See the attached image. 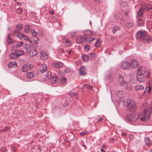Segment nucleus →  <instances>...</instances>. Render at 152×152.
I'll return each instance as SVG.
<instances>
[{"instance_id": "obj_34", "label": "nucleus", "mask_w": 152, "mask_h": 152, "mask_svg": "<svg viewBox=\"0 0 152 152\" xmlns=\"http://www.w3.org/2000/svg\"><path fill=\"white\" fill-rule=\"evenodd\" d=\"M145 142L146 143V144L147 145H150L151 142L150 141V139L149 138L147 137L145 138Z\"/></svg>"}, {"instance_id": "obj_52", "label": "nucleus", "mask_w": 152, "mask_h": 152, "mask_svg": "<svg viewBox=\"0 0 152 152\" xmlns=\"http://www.w3.org/2000/svg\"><path fill=\"white\" fill-rule=\"evenodd\" d=\"M129 10H127L125 12V14L126 16H127L129 12Z\"/></svg>"}, {"instance_id": "obj_24", "label": "nucleus", "mask_w": 152, "mask_h": 152, "mask_svg": "<svg viewBox=\"0 0 152 152\" xmlns=\"http://www.w3.org/2000/svg\"><path fill=\"white\" fill-rule=\"evenodd\" d=\"M31 54H30L31 57H33V56H36L37 54V51L36 49L31 50Z\"/></svg>"}, {"instance_id": "obj_49", "label": "nucleus", "mask_w": 152, "mask_h": 152, "mask_svg": "<svg viewBox=\"0 0 152 152\" xmlns=\"http://www.w3.org/2000/svg\"><path fill=\"white\" fill-rule=\"evenodd\" d=\"M7 149L5 147L2 148L1 149V150L2 152H6L7 151Z\"/></svg>"}, {"instance_id": "obj_33", "label": "nucleus", "mask_w": 152, "mask_h": 152, "mask_svg": "<svg viewBox=\"0 0 152 152\" xmlns=\"http://www.w3.org/2000/svg\"><path fill=\"white\" fill-rule=\"evenodd\" d=\"M64 53V50L63 48H60L58 50V54L59 55L62 56V54Z\"/></svg>"}, {"instance_id": "obj_47", "label": "nucleus", "mask_w": 152, "mask_h": 152, "mask_svg": "<svg viewBox=\"0 0 152 152\" xmlns=\"http://www.w3.org/2000/svg\"><path fill=\"white\" fill-rule=\"evenodd\" d=\"M27 64L28 65L29 69H32L33 68L34 66L33 65L29 64Z\"/></svg>"}, {"instance_id": "obj_20", "label": "nucleus", "mask_w": 152, "mask_h": 152, "mask_svg": "<svg viewBox=\"0 0 152 152\" xmlns=\"http://www.w3.org/2000/svg\"><path fill=\"white\" fill-rule=\"evenodd\" d=\"M84 89H87L89 91L93 90V86H89L88 85H85L83 87Z\"/></svg>"}, {"instance_id": "obj_6", "label": "nucleus", "mask_w": 152, "mask_h": 152, "mask_svg": "<svg viewBox=\"0 0 152 152\" xmlns=\"http://www.w3.org/2000/svg\"><path fill=\"white\" fill-rule=\"evenodd\" d=\"M130 64L127 62H123L122 63L121 67L124 69H128L130 67Z\"/></svg>"}, {"instance_id": "obj_53", "label": "nucleus", "mask_w": 152, "mask_h": 152, "mask_svg": "<svg viewBox=\"0 0 152 152\" xmlns=\"http://www.w3.org/2000/svg\"><path fill=\"white\" fill-rule=\"evenodd\" d=\"M8 128L7 127H5V128H4L1 131L3 132H5L6 130H8Z\"/></svg>"}, {"instance_id": "obj_41", "label": "nucleus", "mask_w": 152, "mask_h": 152, "mask_svg": "<svg viewBox=\"0 0 152 152\" xmlns=\"http://www.w3.org/2000/svg\"><path fill=\"white\" fill-rule=\"evenodd\" d=\"M84 48L86 51L88 52L89 50L90 46L89 45H86L84 46Z\"/></svg>"}, {"instance_id": "obj_23", "label": "nucleus", "mask_w": 152, "mask_h": 152, "mask_svg": "<svg viewBox=\"0 0 152 152\" xmlns=\"http://www.w3.org/2000/svg\"><path fill=\"white\" fill-rule=\"evenodd\" d=\"M135 89L137 91H139L140 90H143L144 89V87L141 85H138L136 86Z\"/></svg>"}, {"instance_id": "obj_27", "label": "nucleus", "mask_w": 152, "mask_h": 152, "mask_svg": "<svg viewBox=\"0 0 152 152\" xmlns=\"http://www.w3.org/2000/svg\"><path fill=\"white\" fill-rule=\"evenodd\" d=\"M95 39V38H91L90 37H87L84 39L85 40H86L87 42H91Z\"/></svg>"}, {"instance_id": "obj_16", "label": "nucleus", "mask_w": 152, "mask_h": 152, "mask_svg": "<svg viewBox=\"0 0 152 152\" xmlns=\"http://www.w3.org/2000/svg\"><path fill=\"white\" fill-rule=\"evenodd\" d=\"M47 66L46 64H42L40 67V72L42 73H44L46 71Z\"/></svg>"}, {"instance_id": "obj_15", "label": "nucleus", "mask_w": 152, "mask_h": 152, "mask_svg": "<svg viewBox=\"0 0 152 152\" xmlns=\"http://www.w3.org/2000/svg\"><path fill=\"white\" fill-rule=\"evenodd\" d=\"M40 58L42 60H45L48 58V56L46 53L43 51L40 52Z\"/></svg>"}, {"instance_id": "obj_45", "label": "nucleus", "mask_w": 152, "mask_h": 152, "mask_svg": "<svg viewBox=\"0 0 152 152\" xmlns=\"http://www.w3.org/2000/svg\"><path fill=\"white\" fill-rule=\"evenodd\" d=\"M60 80H61L63 83H64L66 81V78L64 77V76L61 77V78H59Z\"/></svg>"}, {"instance_id": "obj_8", "label": "nucleus", "mask_w": 152, "mask_h": 152, "mask_svg": "<svg viewBox=\"0 0 152 152\" xmlns=\"http://www.w3.org/2000/svg\"><path fill=\"white\" fill-rule=\"evenodd\" d=\"M86 37H84L79 36L77 37L76 39V42L78 44L81 43L82 42H86V40H85L84 39Z\"/></svg>"}, {"instance_id": "obj_55", "label": "nucleus", "mask_w": 152, "mask_h": 152, "mask_svg": "<svg viewBox=\"0 0 152 152\" xmlns=\"http://www.w3.org/2000/svg\"><path fill=\"white\" fill-rule=\"evenodd\" d=\"M90 55L91 58H93L94 56V53H91L90 54Z\"/></svg>"}, {"instance_id": "obj_31", "label": "nucleus", "mask_w": 152, "mask_h": 152, "mask_svg": "<svg viewBox=\"0 0 152 152\" xmlns=\"http://www.w3.org/2000/svg\"><path fill=\"white\" fill-rule=\"evenodd\" d=\"M16 27L17 28V30H18L20 31L22 29L23 27V26L21 24H19L16 25Z\"/></svg>"}, {"instance_id": "obj_48", "label": "nucleus", "mask_w": 152, "mask_h": 152, "mask_svg": "<svg viewBox=\"0 0 152 152\" xmlns=\"http://www.w3.org/2000/svg\"><path fill=\"white\" fill-rule=\"evenodd\" d=\"M58 73H59V75L61 77H63L64 76V73L62 71L60 72V71H59Z\"/></svg>"}, {"instance_id": "obj_46", "label": "nucleus", "mask_w": 152, "mask_h": 152, "mask_svg": "<svg viewBox=\"0 0 152 152\" xmlns=\"http://www.w3.org/2000/svg\"><path fill=\"white\" fill-rule=\"evenodd\" d=\"M100 42H98L96 41V42L95 44V47H100Z\"/></svg>"}, {"instance_id": "obj_22", "label": "nucleus", "mask_w": 152, "mask_h": 152, "mask_svg": "<svg viewBox=\"0 0 152 152\" xmlns=\"http://www.w3.org/2000/svg\"><path fill=\"white\" fill-rule=\"evenodd\" d=\"M144 11L142 8H140L137 12V15L138 16L140 17H142Z\"/></svg>"}, {"instance_id": "obj_25", "label": "nucleus", "mask_w": 152, "mask_h": 152, "mask_svg": "<svg viewBox=\"0 0 152 152\" xmlns=\"http://www.w3.org/2000/svg\"><path fill=\"white\" fill-rule=\"evenodd\" d=\"M137 23L138 26H143L144 24V22L141 19H139L137 20Z\"/></svg>"}, {"instance_id": "obj_44", "label": "nucleus", "mask_w": 152, "mask_h": 152, "mask_svg": "<svg viewBox=\"0 0 152 152\" xmlns=\"http://www.w3.org/2000/svg\"><path fill=\"white\" fill-rule=\"evenodd\" d=\"M21 36L25 40H27L28 39V38L27 36L23 34H21Z\"/></svg>"}, {"instance_id": "obj_42", "label": "nucleus", "mask_w": 152, "mask_h": 152, "mask_svg": "<svg viewBox=\"0 0 152 152\" xmlns=\"http://www.w3.org/2000/svg\"><path fill=\"white\" fill-rule=\"evenodd\" d=\"M22 9L20 8H18L16 10V12H17V13L18 14H21V13H22Z\"/></svg>"}, {"instance_id": "obj_2", "label": "nucleus", "mask_w": 152, "mask_h": 152, "mask_svg": "<svg viewBox=\"0 0 152 152\" xmlns=\"http://www.w3.org/2000/svg\"><path fill=\"white\" fill-rule=\"evenodd\" d=\"M126 118L129 122H134L137 119L138 116H137L135 114L132 113L127 115Z\"/></svg>"}, {"instance_id": "obj_54", "label": "nucleus", "mask_w": 152, "mask_h": 152, "mask_svg": "<svg viewBox=\"0 0 152 152\" xmlns=\"http://www.w3.org/2000/svg\"><path fill=\"white\" fill-rule=\"evenodd\" d=\"M68 103L67 102H64L63 104V105L65 107H66L68 106Z\"/></svg>"}, {"instance_id": "obj_10", "label": "nucleus", "mask_w": 152, "mask_h": 152, "mask_svg": "<svg viewBox=\"0 0 152 152\" xmlns=\"http://www.w3.org/2000/svg\"><path fill=\"white\" fill-rule=\"evenodd\" d=\"M147 69L145 66H143L138 69L139 74H144L146 72Z\"/></svg>"}, {"instance_id": "obj_13", "label": "nucleus", "mask_w": 152, "mask_h": 152, "mask_svg": "<svg viewBox=\"0 0 152 152\" xmlns=\"http://www.w3.org/2000/svg\"><path fill=\"white\" fill-rule=\"evenodd\" d=\"M79 73L80 75H86V69L84 66H81L80 67Z\"/></svg>"}, {"instance_id": "obj_12", "label": "nucleus", "mask_w": 152, "mask_h": 152, "mask_svg": "<svg viewBox=\"0 0 152 152\" xmlns=\"http://www.w3.org/2000/svg\"><path fill=\"white\" fill-rule=\"evenodd\" d=\"M132 102L131 99H125L123 101V105L124 106H126L127 107Z\"/></svg>"}, {"instance_id": "obj_36", "label": "nucleus", "mask_w": 152, "mask_h": 152, "mask_svg": "<svg viewBox=\"0 0 152 152\" xmlns=\"http://www.w3.org/2000/svg\"><path fill=\"white\" fill-rule=\"evenodd\" d=\"M126 26L128 28L132 27L133 26V23H127L126 24Z\"/></svg>"}, {"instance_id": "obj_38", "label": "nucleus", "mask_w": 152, "mask_h": 152, "mask_svg": "<svg viewBox=\"0 0 152 152\" xmlns=\"http://www.w3.org/2000/svg\"><path fill=\"white\" fill-rule=\"evenodd\" d=\"M65 42L66 43V45L67 46H69L71 45V42L70 41L67 39H65Z\"/></svg>"}, {"instance_id": "obj_3", "label": "nucleus", "mask_w": 152, "mask_h": 152, "mask_svg": "<svg viewBox=\"0 0 152 152\" xmlns=\"http://www.w3.org/2000/svg\"><path fill=\"white\" fill-rule=\"evenodd\" d=\"M119 81L121 85L123 86L124 88L126 89L127 87V84L124 79L123 75L121 74L119 75Z\"/></svg>"}, {"instance_id": "obj_4", "label": "nucleus", "mask_w": 152, "mask_h": 152, "mask_svg": "<svg viewBox=\"0 0 152 152\" xmlns=\"http://www.w3.org/2000/svg\"><path fill=\"white\" fill-rule=\"evenodd\" d=\"M137 107L136 103L135 102H132L127 107L128 109L131 112L135 111Z\"/></svg>"}, {"instance_id": "obj_39", "label": "nucleus", "mask_w": 152, "mask_h": 152, "mask_svg": "<svg viewBox=\"0 0 152 152\" xmlns=\"http://www.w3.org/2000/svg\"><path fill=\"white\" fill-rule=\"evenodd\" d=\"M119 29H120V28L119 27L117 26H115L113 28V33H115V32H116V31H117L118 30H119Z\"/></svg>"}, {"instance_id": "obj_50", "label": "nucleus", "mask_w": 152, "mask_h": 152, "mask_svg": "<svg viewBox=\"0 0 152 152\" xmlns=\"http://www.w3.org/2000/svg\"><path fill=\"white\" fill-rule=\"evenodd\" d=\"M87 134V133L85 132H83L80 133V134L81 136H84Z\"/></svg>"}, {"instance_id": "obj_62", "label": "nucleus", "mask_w": 152, "mask_h": 152, "mask_svg": "<svg viewBox=\"0 0 152 152\" xmlns=\"http://www.w3.org/2000/svg\"><path fill=\"white\" fill-rule=\"evenodd\" d=\"M126 134L124 133L122 134V136L124 137V138L125 137V136H126Z\"/></svg>"}, {"instance_id": "obj_1", "label": "nucleus", "mask_w": 152, "mask_h": 152, "mask_svg": "<svg viewBox=\"0 0 152 152\" xmlns=\"http://www.w3.org/2000/svg\"><path fill=\"white\" fill-rule=\"evenodd\" d=\"M136 36L137 39H140L144 43H148L152 40L151 38L147 35L145 32L139 31L137 32Z\"/></svg>"}, {"instance_id": "obj_57", "label": "nucleus", "mask_w": 152, "mask_h": 152, "mask_svg": "<svg viewBox=\"0 0 152 152\" xmlns=\"http://www.w3.org/2000/svg\"><path fill=\"white\" fill-rule=\"evenodd\" d=\"M37 33L35 31V32L32 33V35L34 37H36L37 35Z\"/></svg>"}, {"instance_id": "obj_40", "label": "nucleus", "mask_w": 152, "mask_h": 152, "mask_svg": "<svg viewBox=\"0 0 152 152\" xmlns=\"http://www.w3.org/2000/svg\"><path fill=\"white\" fill-rule=\"evenodd\" d=\"M29 29V26L28 25H26L25 27L24 32L25 33H27L28 32V31Z\"/></svg>"}, {"instance_id": "obj_37", "label": "nucleus", "mask_w": 152, "mask_h": 152, "mask_svg": "<svg viewBox=\"0 0 152 152\" xmlns=\"http://www.w3.org/2000/svg\"><path fill=\"white\" fill-rule=\"evenodd\" d=\"M123 91L121 90L119 91L117 93L118 95L120 97H122L123 96Z\"/></svg>"}, {"instance_id": "obj_29", "label": "nucleus", "mask_w": 152, "mask_h": 152, "mask_svg": "<svg viewBox=\"0 0 152 152\" xmlns=\"http://www.w3.org/2000/svg\"><path fill=\"white\" fill-rule=\"evenodd\" d=\"M34 76V75L32 72H29L27 74V77L29 79L31 78Z\"/></svg>"}, {"instance_id": "obj_58", "label": "nucleus", "mask_w": 152, "mask_h": 152, "mask_svg": "<svg viewBox=\"0 0 152 152\" xmlns=\"http://www.w3.org/2000/svg\"><path fill=\"white\" fill-rule=\"evenodd\" d=\"M35 31V30L34 29H31L30 30V32L32 34Z\"/></svg>"}, {"instance_id": "obj_61", "label": "nucleus", "mask_w": 152, "mask_h": 152, "mask_svg": "<svg viewBox=\"0 0 152 152\" xmlns=\"http://www.w3.org/2000/svg\"><path fill=\"white\" fill-rule=\"evenodd\" d=\"M37 38V39L36 40H35L34 41V43H35L36 44H37V41L38 40H39V39L38 38Z\"/></svg>"}, {"instance_id": "obj_59", "label": "nucleus", "mask_w": 152, "mask_h": 152, "mask_svg": "<svg viewBox=\"0 0 152 152\" xmlns=\"http://www.w3.org/2000/svg\"><path fill=\"white\" fill-rule=\"evenodd\" d=\"M76 94L75 92L72 93H71V94H70V95H73L75 96L76 95Z\"/></svg>"}, {"instance_id": "obj_35", "label": "nucleus", "mask_w": 152, "mask_h": 152, "mask_svg": "<svg viewBox=\"0 0 152 152\" xmlns=\"http://www.w3.org/2000/svg\"><path fill=\"white\" fill-rule=\"evenodd\" d=\"M57 80V78L56 77L53 76L51 77V83L52 84L56 83Z\"/></svg>"}, {"instance_id": "obj_26", "label": "nucleus", "mask_w": 152, "mask_h": 152, "mask_svg": "<svg viewBox=\"0 0 152 152\" xmlns=\"http://www.w3.org/2000/svg\"><path fill=\"white\" fill-rule=\"evenodd\" d=\"M51 77V73L49 71L47 72V73L46 74L45 77L46 80H48Z\"/></svg>"}, {"instance_id": "obj_51", "label": "nucleus", "mask_w": 152, "mask_h": 152, "mask_svg": "<svg viewBox=\"0 0 152 152\" xmlns=\"http://www.w3.org/2000/svg\"><path fill=\"white\" fill-rule=\"evenodd\" d=\"M23 42H20L18 43V45L19 47H20L23 45Z\"/></svg>"}, {"instance_id": "obj_28", "label": "nucleus", "mask_w": 152, "mask_h": 152, "mask_svg": "<svg viewBox=\"0 0 152 152\" xmlns=\"http://www.w3.org/2000/svg\"><path fill=\"white\" fill-rule=\"evenodd\" d=\"M18 56L15 53H12L10 55V57L13 59H16L17 58Z\"/></svg>"}, {"instance_id": "obj_19", "label": "nucleus", "mask_w": 152, "mask_h": 152, "mask_svg": "<svg viewBox=\"0 0 152 152\" xmlns=\"http://www.w3.org/2000/svg\"><path fill=\"white\" fill-rule=\"evenodd\" d=\"M11 36V34H9L7 35V43L9 44H10L11 43H13V42H12V38L10 37Z\"/></svg>"}, {"instance_id": "obj_9", "label": "nucleus", "mask_w": 152, "mask_h": 152, "mask_svg": "<svg viewBox=\"0 0 152 152\" xmlns=\"http://www.w3.org/2000/svg\"><path fill=\"white\" fill-rule=\"evenodd\" d=\"M23 47L25 48L26 51L29 54H31V48L29 44H25L23 45Z\"/></svg>"}, {"instance_id": "obj_5", "label": "nucleus", "mask_w": 152, "mask_h": 152, "mask_svg": "<svg viewBox=\"0 0 152 152\" xmlns=\"http://www.w3.org/2000/svg\"><path fill=\"white\" fill-rule=\"evenodd\" d=\"M143 74H138L137 76V79L140 82H142L145 81V80L146 77L145 76H143Z\"/></svg>"}, {"instance_id": "obj_30", "label": "nucleus", "mask_w": 152, "mask_h": 152, "mask_svg": "<svg viewBox=\"0 0 152 152\" xmlns=\"http://www.w3.org/2000/svg\"><path fill=\"white\" fill-rule=\"evenodd\" d=\"M82 57L83 59L86 61H87L89 58V57L88 56L85 55H83L82 56Z\"/></svg>"}, {"instance_id": "obj_43", "label": "nucleus", "mask_w": 152, "mask_h": 152, "mask_svg": "<svg viewBox=\"0 0 152 152\" xmlns=\"http://www.w3.org/2000/svg\"><path fill=\"white\" fill-rule=\"evenodd\" d=\"M63 64L61 62H58V68L62 67L63 65Z\"/></svg>"}, {"instance_id": "obj_14", "label": "nucleus", "mask_w": 152, "mask_h": 152, "mask_svg": "<svg viewBox=\"0 0 152 152\" xmlns=\"http://www.w3.org/2000/svg\"><path fill=\"white\" fill-rule=\"evenodd\" d=\"M92 34L93 32L90 30H87L85 31L84 37H89V36H92Z\"/></svg>"}, {"instance_id": "obj_60", "label": "nucleus", "mask_w": 152, "mask_h": 152, "mask_svg": "<svg viewBox=\"0 0 152 152\" xmlns=\"http://www.w3.org/2000/svg\"><path fill=\"white\" fill-rule=\"evenodd\" d=\"M102 118H99V119L98 120V121L101 122L102 120Z\"/></svg>"}, {"instance_id": "obj_7", "label": "nucleus", "mask_w": 152, "mask_h": 152, "mask_svg": "<svg viewBox=\"0 0 152 152\" xmlns=\"http://www.w3.org/2000/svg\"><path fill=\"white\" fill-rule=\"evenodd\" d=\"M142 8L144 11L148 12L152 8V6L151 4H145L142 6Z\"/></svg>"}, {"instance_id": "obj_32", "label": "nucleus", "mask_w": 152, "mask_h": 152, "mask_svg": "<svg viewBox=\"0 0 152 152\" xmlns=\"http://www.w3.org/2000/svg\"><path fill=\"white\" fill-rule=\"evenodd\" d=\"M13 34L14 35L17 37H18L20 34V32L18 31V30H16L14 31Z\"/></svg>"}, {"instance_id": "obj_63", "label": "nucleus", "mask_w": 152, "mask_h": 152, "mask_svg": "<svg viewBox=\"0 0 152 152\" xmlns=\"http://www.w3.org/2000/svg\"><path fill=\"white\" fill-rule=\"evenodd\" d=\"M100 39L99 38H98L97 39V40H96V42H100Z\"/></svg>"}, {"instance_id": "obj_11", "label": "nucleus", "mask_w": 152, "mask_h": 152, "mask_svg": "<svg viewBox=\"0 0 152 152\" xmlns=\"http://www.w3.org/2000/svg\"><path fill=\"white\" fill-rule=\"evenodd\" d=\"M8 66L9 68L12 67L16 68L17 67V64L16 62L15 61H10L9 62Z\"/></svg>"}, {"instance_id": "obj_21", "label": "nucleus", "mask_w": 152, "mask_h": 152, "mask_svg": "<svg viewBox=\"0 0 152 152\" xmlns=\"http://www.w3.org/2000/svg\"><path fill=\"white\" fill-rule=\"evenodd\" d=\"M15 53L19 56L23 55L24 53V52L22 50H16L15 51Z\"/></svg>"}, {"instance_id": "obj_56", "label": "nucleus", "mask_w": 152, "mask_h": 152, "mask_svg": "<svg viewBox=\"0 0 152 152\" xmlns=\"http://www.w3.org/2000/svg\"><path fill=\"white\" fill-rule=\"evenodd\" d=\"M52 65L53 67L56 68V67L57 66V62L53 63L52 64Z\"/></svg>"}, {"instance_id": "obj_17", "label": "nucleus", "mask_w": 152, "mask_h": 152, "mask_svg": "<svg viewBox=\"0 0 152 152\" xmlns=\"http://www.w3.org/2000/svg\"><path fill=\"white\" fill-rule=\"evenodd\" d=\"M131 66L134 68H135L138 66V64L137 63V61L134 59L132 61Z\"/></svg>"}, {"instance_id": "obj_64", "label": "nucleus", "mask_w": 152, "mask_h": 152, "mask_svg": "<svg viewBox=\"0 0 152 152\" xmlns=\"http://www.w3.org/2000/svg\"><path fill=\"white\" fill-rule=\"evenodd\" d=\"M150 74V72H148V74L147 75V77H149V75Z\"/></svg>"}, {"instance_id": "obj_18", "label": "nucleus", "mask_w": 152, "mask_h": 152, "mask_svg": "<svg viewBox=\"0 0 152 152\" xmlns=\"http://www.w3.org/2000/svg\"><path fill=\"white\" fill-rule=\"evenodd\" d=\"M28 70H29L28 68V65L27 64L24 65L22 68V71L23 72H27Z\"/></svg>"}]
</instances>
